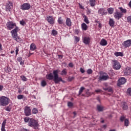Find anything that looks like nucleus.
<instances>
[{"label":"nucleus","instance_id":"a18cd8bd","mask_svg":"<svg viewBox=\"0 0 131 131\" xmlns=\"http://www.w3.org/2000/svg\"><path fill=\"white\" fill-rule=\"evenodd\" d=\"M24 97V96L22 95H19L17 96V99L18 100H21V99H23Z\"/></svg>","mask_w":131,"mask_h":131},{"label":"nucleus","instance_id":"2f4dec72","mask_svg":"<svg viewBox=\"0 0 131 131\" xmlns=\"http://www.w3.org/2000/svg\"><path fill=\"white\" fill-rule=\"evenodd\" d=\"M5 71L7 73H9V72H11L12 71V69H11L10 67H7L6 69H5Z\"/></svg>","mask_w":131,"mask_h":131},{"label":"nucleus","instance_id":"a19ab883","mask_svg":"<svg viewBox=\"0 0 131 131\" xmlns=\"http://www.w3.org/2000/svg\"><path fill=\"white\" fill-rule=\"evenodd\" d=\"M107 92H108V93H113V89L112 88V87H108Z\"/></svg>","mask_w":131,"mask_h":131},{"label":"nucleus","instance_id":"b1692460","mask_svg":"<svg viewBox=\"0 0 131 131\" xmlns=\"http://www.w3.org/2000/svg\"><path fill=\"white\" fill-rule=\"evenodd\" d=\"M17 60L18 61V62H20V65H21V66H23V65H24V60H23L22 57H18L17 58Z\"/></svg>","mask_w":131,"mask_h":131},{"label":"nucleus","instance_id":"473e14b6","mask_svg":"<svg viewBox=\"0 0 131 131\" xmlns=\"http://www.w3.org/2000/svg\"><path fill=\"white\" fill-rule=\"evenodd\" d=\"M52 34L53 35V36H56V35L58 34V32L55 30H53L52 31Z\"/></svg>","mask_w":131,"mask_h":131},{"label":"nucleus","instance_id":"680f3d73","mask_svg":"<svg viewBox=\"0 0 131 131\" xmlns=\"http://www.w3.org/2000/svg\"><path fill=\"white\" fill-rule=\"evenodd\" d=\"M101 92H102V90L100 89L95 90V93H101Z\"/></svg>","mask_w":131,"mask_h":131},{"label":"nucleus","instance_id":"0eeeda50","mask_svg":"<svg viewBox=\"0 0 131 131\" xmlns=\"http://www.w3.org/2000/svg\"><path fill=\"white\" fill-rule=\"evenodd\" d=\"M123 17V14L121 13L118 10L116 9V12L114 13V17L116 20H119V19H121Z\"/></svg>","mask_w":131,"mask_h":131},{"label":"nucleus","instance_id":"052dcab7","mask_svg":"<svg viewBox=\"0 0 131 131\" xmlns=\"http://www.w3.org/2000/svg\"><path fill=\"white\" fill-rule=\"evenodd\" d=\"M75 34H78V33H79V31H78L77 29H76L75 31Z\"/></svg>","mask_w":131,"mask_h":131},{"label":"nucleus","instance_id":"0e129e2a","mask_svg":"<svg viewBox=\"0 0 131 131\" xmlns=\"http://www.w3.org/2000/svg\"><path fill=\"white\" fill-rule=\"evenodd\" d=\"M1 130L2 131H6V129H5V126H2Z\"/></svg>","mask_w":131,"mask_h":131},{"label":"nucleus","instance_id":"6e6d98bb","mask_svg":"<svg viewBox=\"0 0 131 131\" xmlns=\"http://www.w3.org/2000/svg\"><path fill=\"white\" fill-rule=\"evenodd\" d=\"M11 107L8 106L7 108H5L6 111H8L10 112L11 111Z\"/></svg>","mask_w":131,"mask_h":131},{"label":"nucleus","instance_id":"a878e982","mask_svg":"<svg viewBox=\"0 0 131 131\" xmlns=\"http://www.w3.org/2000/svg\"><path fill=\"white\" fill-rule=\"evenodd\" d=\"M116 57H123V53L122 52H116L114 53Z\"/></svg>","mask_w":131,"mask_h":131},{"label":"nucleus","instance_id":"4be33fe9","mask_svg":"<svg viewBox=\"0 0 131 131\" xmlns=\"http://www.w3.org/2000/svg\"><path fill=\"white\" fill-rule=\"evenodd\" d=\"M118 9L119 10H120V13H122V15H123L124 14H126V9H124L122 7H119Z\"/></svg>","mask_w":131,"mask_h":131},{"label":"nucleus","instance_id":"dca6fc26","mask_svg":"<svg viewBox=\"0 0 131 131\" xmlns=\"http://www.w3.org/2000/svg\"><path fill=\"white\" fill-rule=\"evenodd\" d=\"M121 107L123 110H127V109H128L127 103H126L125 102H121Z\"/></svg>","mask_w":131,"mask_h":131},{"label":"nucleus","instance_id":"ea45409f","mask_svg":"<svg viewBox=\"0 0 131 131\" xmlns=\"http://www.w3.org/2000/svg\"><path fill=\"white\" fill-rule=\"evenodd\" d=\"M32 113L33 114H36V113H37L38 112V111L37 110V109H36V108H34L32 110Z\"/></svg>","mask_w":131,"mask_h":131},{"label":"nucleus","instance_id":"c756f323","mask_svg":"<svg viewBox=\"0 0 131 131\" xmlns=\"http://www.w3.org/2000/svg\"><path fill=\"white\" fill-rule=\"evenodd\" d=\"M84 22H85L86 24H90V21H89V18H88V16L86 15H84Z\"/></svg>","mask_w":131,"mask_h":131},{"label":"nucleus","instance_id":"bf43d9fd","mask_svg":"<svg viewBox=\"0 0 131 131\" xmlns=\"http://www.w3.org/2000/svg\"><path fill=\"white\" fill-rule=\"evenodd\" d=\"M3 89H4V86L0 85V92H2V91H3Z\"/></svg>","mask_w":131,"mask_h":131},{"label":"nucleus","instance_id":"7ed1b4c3","mask_svg":"<svg viewBox=\"0 0 131 131\" xmlns=\"http://www.w3.org/2000/svg\"><path fill=\"white\" fill-rule=\"evenodd\" d=\"M10 104V98L2 96L0 97V106H6Z\"/></svg>","mask_w":131,"mask_h":131},{"label":"nucleus","instance_id":"4d7b16f0","mask_svg":"<svg viewBox=\"0 0 131 131\" xmlns=\"http://www.w3.org/2000/svg\"><path fill=\"white\" fill-rule=\"evenodd\" d=\"M74 79V77H71L70 78H69V81H72V80H73Z\"/></svg>","mask_w":131,"mask_h":131},{"label":"nucleus","instance_id":"ddd939ff","mask_svg":"<svg viewBox=\"0 0 131 131\" xmlns=\"http://www.w3.org/2000/svg\"><path fill=\"white\" fill-rule=\"evenodd\" d=\"M122 45L124 48H128L131 46V39L127 40L122 43Z\"/></svg>","mask_w":131,"mask_h":131},{"label":"nucleus","instance_id":"49530a36","mask_svg":"<svg viewBox=\"0 0 131 131\" xmlns=\"http://www.w3.org/2000/svg\"><path fill=\"white\" fill-rule=\"evenodd\" d=\"M127 21L128 23L131 24V16H129L127 17Z\"/></svg>","mask_w":131,"mask_h":131},{"label":"nucleus","instance_id":"338daca9","mask_svg":"<svg viewBox=\"0 0 131 131\" xmlns=\"http://www.w3.org/2000/svg\"><path fill=\"white\" fill-rule=\"evenodd\" d=\"M96 99L97 100V101H98V102H101V100L100 99V97H97Z\"/></svg>","mask_w":131,"mask_h":131},{"label":"nucleus","instance_id":"6ab92c4d","mask_svg":"<svg viewBox=\"0 0 131 131\" xmlns=\"http://www.w3.org/2000/svg\"><path fill=\"white\" fill-rule=\"evenodd\" d=\"M47 20L49 23L50 24H54L55 23V20H54V18L52 16H49L47 17Z\"/></svg>","mask_w":131,"mask_h":131},{"label":"nucleus","instance_id":"393cba45","mask_svg":"<svg viewBox=\"0 0 131 131\" xmlns=\"http://www.w3.org/2000/svg\"><path fill=\"white\" fill-rule=\"evenodd\" d=\"M30 49L31 51H34L35 50H36V46H35L34 43H32L30 45Z\"/></svg>","mask_w":131,"mask_h":131},{"label":"nucleus","instance_id":"7c9ffc66","mask_svg":"<svg viewBox=\"0 0 131 131\" xmlns=\"http://www.w3.org/2000/svg\"><path fill=\"white\" fill-rule=\"evenodd\" d=\"M57 22L58 24H60V25L63 24V19H62V17L60 16L58 18Z\"/></svg>","mask_w":131,"mask_h":131},{"label":"nucleus","instance_id":"37998d69","mask_svg":"<svg viewBox=\"0 0 131 131\" xmlns=\"http://www.w3.org/2000/svg\"><path fill=\"white\" fill-rule=\"evenodd\" d=\"M93 73V70H92V69H89L88 70H87V74H89V75H91Z\"/></svg>","mask_w":131,"mask_h":131},{"label":"nucleus","instance_id":"39448f33","mask_svg":"<svg viewBox=\"0 0 131 131\" xmlns=\"http://www.w3.org/2000/svg\"><path fill=\"white\" fill-rule=\"evenodd\" d=\"M113 67L115 70H119L121 68V65L118 60H113Z\"/></svg>","mask_w":131,"mask_h":131},{"label":"nucleus","instance_id":"f8f14e48","mask_svg":"<svg viewBox=\"0 0 131 131\" xmlns=\"http://www.w3.org/2000/svg\"><path fill=\"white\" fill-rule=\"evenodd\" d=\"M46 78H47V79H48V80H53V79L54 81H55V75L53 74V73H52L46 75Z\"/></svg>","mask_w":131,"mask_h":131},{"label":"nucleus","instance_id":"79ce46f5","mask_svg":"<svg viewBox=\"0 0 131 131\" xmlns=\"http://www.w3.org/2000/svg\"><path fill=\"white\" fill-rule=\"evenodd\" d=\"M20 78L21 79V80L23 81H27V78L25 76H21L20 77Z\"/></svg>","mask_w":131,"mask_h":131},{"label":"nucleus","instance_id":"774afa93","mask_svg":"<svg viewBox=\"0 0 131 131\" xmlns=\"http://www.w3.org/2000/svg\"><path fill=\"white\" fill-rule=\"evenodd\" d=\"M128 6L129 7V8H131V1L129 2Z\"/></svg>","mask_w":131,"mask_h":131},{"label":"nucleus","instance_id":"c03bdc74","mask_svg":"<svg viewBox=\"0 0 131 131\" xmlns=\"http://www.w3.org/2000/svg\"><path fill=\"white\" fill-rule=\"evenodd\" d=\"M19 23L20 25H22V26H24V25L26 24V23H25V21L23 19L22 20H20L19 21Z\"/></svg>","mask_w":131,"mask_h":131},{"label":"nucleus","instance_id":"bb28decb","mask_svg":"<svg viewBox=\"0 0 131 131\" xmlns=\"http://www.w3.org/2000/svg\"><path fill=\"white\" fill-rule=\"evenodd\" d=\"M91 7H95L96 6V0H89Z\"/></svg>","mask_w":131,"mask_h":131},{"label":"nucleus","instance_id":"f03ea898","mask_svg":"<svg viewBox=\"0 0 131 131\" xmlns=\"http://www.w3.org/2000/svg\"><path fill=\"white\" fill-rule=\"evenodd\" d=\"M59 72H60L59 70H56L53 71V74H54V83L57 84L61 81L63 83H65V81L63 80L61 77H59Z\"/></svg>","mask_w":131,"mask_h":131},{"label":"nucleus","instance_id":"58836bf2","mask_svg":"<svg viewBox=\"0 0 131 131\" xmlns=\"http://www.w3.org/2000/svg\"><path fill=\"white\" fill-rule=\"evenodd\" d=\"M41 86H46L47 85V82L45 80H42L41 82Z\"/></svg>","mask_w":131,"mask_h":131},{"label":"nucleus","instance_id":"de8ad7c7","mask_svg":"<svg viewBox=\"0 0 131 131\" xmlns=\"http://www.w3.org/2000/svg\"><path fill=\"white\" fill-rule=\"evenodd\" d=\"M120 120L121 122L124 121V120H125V117H124V116H122L120 118Z\"/></svg>","mask_w":131,"mask_h":131},{"label":"nucleus","instance_id":"2eb2a0df","mask_svg":"<svg viewBox=\"0 0 131 131\" xmlns=\"http://www.w3.org/2000/svg\"><path fill=\"white\" fill-rule=\"evenodd\" d=\"M13 8V3L12 2H9V4L6 6V11L7 12L11 11L12 10V8Z\"/></svg>","mask_w":131,"mask_h":131},{"label":"nucleus","instance_id":"603ef678","mask_svg":"<svg viewBox=\"0 0 131 131\" xmlns=\"http://www.w3.org/2000/svg\"><path fill=\"white\" fill-rule=\"evenodd\" d=\"M19 52V48L16 47V50H15V55L17 56L18 55V53Z\"/></svg>","mask_w":131,"mask_h":131},{"label":"nucleus","instance_id":"9d476101","mask_svg":"<svg viewBox=\"0 0 131 131\" xmlns=\"http://www.w3.org/2000/svg\"><path fill=\"white\" fill-rule=\"evenodd\" d=\"M126 82V79L124 77H122L120 79H119L118 82L117 84L118 86H120L122 84H124Z\"/></svg>","mask_w":131,"mask_h":131},{"label":"nucleus","instance_id":"8fccbe9b","mask_svg":"<svg viewBox=\"0 0 131 131\" xmlns=\"http://www.w3.org/2000/svg\"><path fill=\"white\" fill-rule=\"evenodd\" d=\"M7 123V120L5 119L2 123V126H6V124Z\"/></svg>","mask_w":131,"mask_h":131},{"label":"nucleus","instance_id":"423d86ee","mask_svg":"<svg viewBox=\"0 0 131 131\" xmlns=\"http://www.w3.org/2000/svg\"><path fill=\"white\" fill-rule=\"evenodd\" d=\"M107 79H109V76L107 73H103L102 75L99 76L98 82H101V81L103 80H107Z\"/></svg>","mask_w":131,"mask_h":131},{"label":"nucleus","instance_id":"e2e57ef3","mask_svg":"<svg viewBox=\"0 0 131 131\" xmlns=\"http://www.w3.org/2000/svg\"><path fill=\"white\" fill-rule=\"evenodd\" d=\"M97 23H98V27H99V28H102V24H101V23H99V21L97 22Z\"/></svg>","mask_w":131,"mask_h":131},{"label":"nucleus","instance_id":"e433bc0d","mask_svg":"<svg viewBox=\"0 0 131 131\" xmlns=\"http://www.w3.org/2000/svg\"><path fill=\"white\" fill-rule=\"evenodd\" d=\"M30 119H31L29 118V117H26L24 118V121L25 122H28V123H29Z\"/></svg>","mask_w":131,"mask_h":131},{"label":"nucleus","instance_id":"f3484780","mask_svg":"<svg viewBox=\"0 0 131 131\" xmlns=\"http://www.w3.org/2000/svg\"><path fill=\"white\" fill-rule=\"evenodd\" d=\"M83 42H84L85 45H90L91 38L89 37H84L83 39Z\"/></svg>","mask_w":131,"mask_h":131},{"label":"nucleus","instance_id":"6e6552de","mask_svg":"<svg viewBox=\"0 0 131 131\" xmlns=\"http://www.w3.org/2000/svg\"><path fill=\"white\" fill-rule=\"evenodd\" d=\"M31 8V5L29 3H24L20 6V9L24 10H29Z\"/></svg>","mask_w":131,"mask_h":131},{"label":"nucleus","instance_id":"f704fd0d","mask_svg":"<svg viewBox=\"0 0 131 131\" xmlns=\"http://www.w3.org/2000/svg\"><path fill=\"white\" fill-rule=\"evenodd\" d=\"M61 75H67V72L66 71V69H63L61 71Z\"/></svg>","mask_w":131,"mask_h":131},{"label":"nucleus","instance_id":"412c9836","mask_svg":"<svg viewBox=\"0 0 131 131\" xmlns=\"http://www.w3.org/2000/svg\"><path fill=\"white\" fill-rule=\"evenodd\" d=\"M100 46H107V40H106L104 38L102 39L100 42Z\"/></svg>","mask_w":131,"mask_h":131},{"label":"nucleus","instance_id":"f257e3e1","mask_svg":"<svg viewBox=\"0 0 131 131\" xmlns=\"http://www.w3.org/2000/svg\"><path fill=\"white\" fill-rule=\"evenodd\" d=\"M6 26L8 30H12L15 26V28L11 31V35L13 39L16 40V41H22V39L18 36V33L17 32L19 31V27H17L16 23H13V21H8L6 24Z\"/></svg>","mask_w":131,"mask_h":131},{"label":"nucleus","instance_id":"09e8293b","mask_svg":"<svg viewBox=\"0 0 131 131\" xmlns=\"http://www.w3.org/2000/svg\"><path fill=\"white\" fill-rule=\"evenodd\" d=\"M68 107H72L73 106V103L72 102H68Z\"/></svg>","mask_w":131,"mask_h":131},{"label":"nucleus","instance_id":"20e7f679","mask_svg":"<svg viewBox=\"0 0 131 131\" xmlns=\"http://www.w3.org/2000/svg\"><path fill=\"white\" fill-rule=\"evenodd\" d=\"M28 126L31 127H34L35 129L38 128V123L34 119L31 118Z\"/></svg>","mask_w":131,"mask_h":131},{"label":"nucleus","instance_id":"aec40b11","mask_svg":"<svg viewBox=\"0 0 131 131\" xmlns=\"http://www.w3.org/2000/svg\"><path fill=\"white\" fill-rule=\"evenodd\" d=\"M66 24L67 26L69 27H71V25H72V23L71 22V19L70 18H67L66 21Z\"/></svg>","mask_w":131,"mask_h":131},{"label":"nucleus","instance_id":"4c0bfd02","mask_svg":"<svg viewBox=\"0 0 131 131\" xmlns=\"http://www.w3.org/2000/svg\"><path fill=\"white\" fill-rule=\"evenodd\" d=\"M84 90V87H81L80 88V89L79 90V95H80V94L82 93Z\"/></svg>","mask_w":131,"mask_h":131},{"label":"nucleus","instance_id":"72a5a7b5","mask_svg":"<svg viewBox=\"0 0 131 131\" xmlns=\"http://www.w3.org/2000/svg\"><path fill=\"white\" fill-rule=\"evenodd\" d=\"M126 93L128 96H130L131 97V88H128L127 90Z\"/></svg>","mask_w":131,"mask_h":131},{"label":"nucleus","instance_id":"3c124183","mask_svg":"<svg viewBox=\"0 0 131 131\" xmlns=\"http://www.w3.org/2000/svg\"><path fill=\"white\" fill-rule=\"evenodd\" d=\"M74 37H75V40L76 41V42H78V41L80 40V39L79 37L75 36Z\"/></svg>","mask_w":131,"mask_h":131},{"label":"nucleus","instance_id":"9b49d317","mask_svg":"<svg viewBox=\"0 0 131 131\" xmlns=\"http://www.w3.org/2000/svg\"><path fill=\"white\" fill-rule=\"evenodd\" d=\"M25 114L26 116L31 115V110L30 107L26 106L25 107Z\"/></svg>","mask_w":131,"mask_h":131},{"label":"nucleus","instance_id":"4468645a","mask_svg":"<svg viewBox=\"0 0 131 131\" xmlns=\"http://www.w3.org/2000/svg\"><path fill=\"white\" fill-rule=\"evenodd\" d=\"M98 14L100 15V16H103V15H107V10H105L104 8H100L98 10Z\"/></svg>","mask_w":131,"mask_h":131},{"label":"nucleus","instance_id":"69168bd1","mask_svg":"<svg viewBox=\"0 0 131 131\" xmlns=\"http://www.w3.org/2000/svg\"><path fill=\"white\" fill-rule=\"evenodd\" d=\"M91 13V10L88 9L87 14L88 15H90Z\"/></svg>","mask_w":131,"mask_h":131},{"label":"nucleus","instance_id":"c85d7f7f","mask_svg":"<svg viewBox=\"0 0 131 131\" xmlns=\"http://www.w3.org/2000/svg\"><path fill=\"white\" fill-rule=\"evenodd\" d=\"M107 12L108 14H113V12H114V8H108Z\"/></svg>","mask_w":131,"mask_h":131},{"label":"nucleus","instance_id":"864d4df0","mask_svg":"<svg viewBox=\"0 0 131 131\" xmlns=\"http://www.w3.org/2000/svg\"><path fill=\"white\" fill-rule=\"evenodd\" d=\"M80 71L81 73H84L85 72V71L84 70V69H82V68H80Z\"/></svg>","mask_w":131,"mask_h":131},{"label":"nucleus","instance_id":"a211bd4d","mask_svg":"<svg viewBox=\"0 0 131 131\" xmlns=\"http://www.w3.org/2000/svg\"><path fill=\"white\" fill-rule=\"evenodd\" d=\"M96 109L98 112H103V111H104V106L102 105L97 104L96 106Z\"/></svg>","mask_w":131,"mask_h":131},{"label":"nucleus","instance_id":"5701e85b","mask_svg":"<svg viewBox=\"0 0 131 131\" xmlns=\"http://www.w3.org/2000/svg\"><path fill=\"white\" fill-rule=\"evenodd\" d=\"M115 23V21H114V20H113V18H110V20L108 22V24L110 26H111V27H114Z\"/></svg>","mask_w":131,"mask_h":131},{"label":"nucleus","instance_id":"c9c22d12","mask_svg":"<svg viewBox=\"0 0 131 131\" xmlns=\"http://www.w3.org/2000/svg\"><path fill=\"white\" fill-rule=\"evenodd\" d=\"M124 122L125 126H128V122H129L128 119H125Z\"/></svg>","mask_w":131,"mask_h":131},{"label":"nucleus","instance_id":"13d9d810","mask_svg":"<svg viewBox=\"0 0 131 131\" xmlns=\"http://www.w3.org/2000/svg\"><path fill=\"white\" fill-rule=\"evenodd\" d=\"M69 67H71V68L73 67V63L72 62L69 63Z\"/></svg>","mask_w":131,"mask_h":131},{"label":"nucleus","instance_id":"1a4fd4ad","mask_svg":"<svg viewBox=\"0 0 131 131\" xmlns=\"http://www.w3.org/2000/svg\"><path fill=\"white\" fill-rule=\"evenodd\" d=\"M124 75L131 76V68L127 67L124 70Z\"/></svg>","mask_w":131,"mask_h":131},{"label":"nucleus","instance_id":"5fc2aeb1","mask_svg":"<svg viewBox=\"0 0 131 131\" xmlns=\"http://www.w3.org/2000/svg\"><path fill=\"white\" fill-rule=\"evenodd\" d=\"M108 74H110V75H111L112 76H113V75H114L115 74L113 72V71H111Z\"/></svg>","mask_w":131,"mask_h":131},{"label":"nucleus","instance_id":"cd10ccee","mask_svg":"<svg viewBox=\"0 0 131 131\" xmlns=\"http://www.w3.org/2000/svg\"><path fill=\"white\" fill-rule=\"evenodd\" d=\"M81 28H82V30H85V31L87 30H88V26L86 25V24H85V23H83L81 25Z\"/></svg>","mask_w":131,"mask_h":131}]
</instances>
